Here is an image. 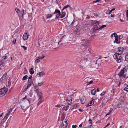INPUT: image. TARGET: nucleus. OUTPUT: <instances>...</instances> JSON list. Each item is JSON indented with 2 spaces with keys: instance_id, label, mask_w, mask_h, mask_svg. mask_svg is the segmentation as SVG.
Segmentation results:
<instances>
[{
  "instance_id": "64",
  "label": "nucleus",
  "mask_w": 128,
  "mask_h": 128,
  "mask_svg": "<svg viewBox=\"0 0 128 128\" xmlns=\"http://www.w3.org/2000/svg\"><path fill=\"white\" fill-rule=\"evenodd\" d=\"M7 58V56H4V58L3 59V60H5V59H6Z\"/></svg>"
},
{
  "instance_id": "51",
  "label": "nucleus",
  "mask_w": 128,
  "mask_h": 128,
  "mask_svg": "<svg viewBox=\"0 0 128 128\" xmlns=\"http://www.w3.org/2000/svg\"><path fill=\"white\" fill-rule=\"evenodd\" d=\"M77 107V104H76L73 106V108H76Z\"/></svg>"
},
{
  "instance_id": "53",
  "label": "nucleus",
  "mask_w": 128,
  "mask_h": 128,
  "mask_svg": "<svg viewBox=\"0 0 128 128\" xmlns=\"http://www.w3.org/2000/svg\"><path fill=\"white\" fill-rule=\"evenodd\" d=\"M8 117V116H7V115H6V116L4 117V120H6L7 119Z\"/></svg>"
},
{
  "instance_id": "25",
  "label": "nucleus",
  "mask_w": 128,
  "mask_h": 128,
  "mask_svg": "<svg viewBox=\"0 0 128 128\" xmlns=\"http://www.w3.org/2000/svg\"><path fill=\"white\" fill-rule=\"evenodd\" d=\"M86 40V39L84 38H81L80 40L81 41H85V42H85L86 43H87L88 42V41Z\"/></svg>"
},
{
  "instance_id": "30",
  "label": "nucleus",
  "mask_w": 128,
  "mask_h": 128,
  "mask_svg": "<svg viewBox=\"0 0 128 128\" xmlns=\"http://www.w3.org/2000/svg\"><path fill=\"white\" fill-rule=\"evenodd\" d=\"M6 75L7 74L6 73H5L2 77L0 79H2V80H3L4 79V78H5Z\"/></svg>"
},
{
  "instance_id": "50",
  "label": "nucleus",
  "mask_w": 128,
  "mask_h": 128,
  "mask_svg": "<svg viewBox=\"0 0 128 128\" xmlns=\"http://www.w3.org/2000/svg\"><path fill=\"white\" fill-rule=\"evenodd\" d=\"M41 103V101H39L37 104V106H38Z\"/></svg>"
},
{
  "instance_id": "38",
  "label": "nucleus",
  "mask_w": 128,
  "mask_h": 128,
  "mask_svg": "<svg viewBox=\"0 0 128 128\" xmlns=\"http://www.w3.org/2000/svg\"><path fill=\"white\" fill-rule=\"evenodd\" d=\"M111 12L110 10H108L106 11V14H109L111 13Z\"/></svg>"
},
{
  "instance_id": "60",
  "label": "nucleus",
  "mask_w": 128,
  "mask_h": 128,
  "mask_svg": "<svg viewBox=\"0 0 128 128\" xmlns=\"http://www.w3.org/2000/svg\"><path fill=\"white\" fill-rule=\"evenodd\" d=\"M94 14L96 16H98V14L96 13H94Z\"/></svg>"
},
{
  "instance_id": "10",
  "label": "nucleus",
  "mask_w": 128,
  "mask_h": 128,
  "mask_svg": "<svg viewBox=\"0 0 128 128\" xmlns=\"http://www.w3.org/2000/svg\"><path fill=\"white\" fill-rule=\"evenodd\" d=\"M22 12H23L22 14L21 13H18L20 20H22L23 18V16L24 13V10H22Z\"/></svg>"
},
{
  "instance_id": "41",
  "label": "nucleus",
  "mask_w": 128,
  "mask_h": 128,
  "mask_svg": "<svg viewBox=\"0 0 128 128\" xmlns=\"http://www.w3.org/2000/svg\"><path fill=\"white\" fill-rule=\"evenodd\" d=\"M106 92H103L102 93L100 94V95L101 96H103L106 93Z\"/></svg>"
},
{
  "instance_id": "6",
  "label": "nucleus",
  "mask_w": 128,
  "mask_h": 128,
  "mask_svg": "<svg viewBox=\"0 0 128 128\" xmlns=\"http://www.w3.org/2000/svg\"><path fill=\"white\" fill-rule=\"evenodd\" d=\"M57 13V14L56 16V18L57 19L58 18H60V17L61 16V12L60 11L58 10H56L55 12L52 14Z\"/></svg>"
},
{
  "instance_id": "54",
  "label": "nucleus",
  "mask_w": 128,
  "mask_h": 128,
  "mask_svg": "<svg viewBox=\"0 0 128 128\" xmlns=\"http://www.w3.org/2000/svg\"><path fill=\"white\" fill-rule=\"evenodd\" d=\"M111 92L113 93V94H112V96H114V90H112L111 91Z\"/></svg>"
},
{
  "instance_id": "47",
  "label": "nucleus",
  "mask_w": 128,
  "mask_h": 128,
  "mask_svg": "<svg viewBox=\"0 0 128 128\" xmlns=\"http://www.w3.org/2000/svg\"><path fill=\"white\" fill-rule=\"evenodd\" d=\"M34 91L35 92L37 93L39 91L38 90V89L36 88H34Z\"/></svg>"
},
{
  "instance_id": "61",
  "label": "nucleus",
  "mask_w": 128,
  "mask_h": 128,
  "mask_svg": "<svg viewBox=\"0 0 128 128\" xmlns=\"http://www.w3.org/2000/svg\"><path fill=\"white\" fill-rule=\"evenodd\" d=\"M65 98L64 97H63L62 98V99L61 100H63V101L64 102V100H65Z\"/></svg>"
},
{
  "instance_id": "18",
  "label": "nucleus",
  "mask_w": 128,
  "mask_h": 128,
  "mask_svg": "<svg viewBox=\"0 0 128 128\" xmlns=\"http://www.w3.org/2000/svg\"><path fill=\"white\" fill-rule=\"evenodd\" d=\"M91 94L93 95H95L96 92V90L95 88H94L91 91Z\"/></svg>"
},
{
  "instance_id": "15",
  "label": "nucleus",
  "mask_w": 128,
  "mask_h": 128,
  "mask_svg": "<svg viewBox=\"0 0 128 128\" xmlns=\"http://www.w3.org/2000/svg\"><path fill=\"white\" fill-rule=\"evenodd\" d=\"M86 100V98L84 96L82 97L80 99V102L81 104H84L85 103Z\"/></svg>"
},
{
  "instance_id": "20",
  "label": "nucleus",
  "mask_w": 128,
  "mask_h": 128,
  "mask_svg": "<svg viewBox=\"0 0 128 128\" xmlns=\"http://www.w3.org/2000/svg\"><path fill=\"white\" fill-rule=\"evenodd\" d=\"M66 100L69 105H70L72 103V100L71 98L69 100H68V99H66Z\"/></svg>"
},
{
  "instance_id": "11",
  "label": "nucleus",
  "mask_w": 128,
  "mask_h": 128,
  "mask_svg": "<svg viewBox=\"0 0 128 128\" xmlns=\"http://www.w3.org/2000/svg\"><path fill=\"white\" fill-rule=\"evenodd\" d=\"M78 24V23L76 21L74 20L71 24L70 26H73V27H74L76 26Z\"/></svg>"
},
{
  "instance_id": "39",
  "label": "nucleus",
  "mask_w": 128,
  "mask_h": 128,
  "mask_svg": "<svg viewBox=\"0 0 128 128\" xmlns=\"http://www.w3.org/2000/svg\"><path fill=\"white\" fill-rule=\"evenodd\" d=\"M33 85L34 86V88H36L38 86V84L36 85V84H35L34 85V84H33Z\"/></svg>"
},
{
  "instance_id": "2",
  "label": "nucleus",
  "mask_w": 128,
  "mask_h": 128,
  "mask_svg": "<svg viewBox=\"0 0 128 128\" xmlns=\"http://www.w3.org/2000/svg\"><path fill=\"white\" fill-rule=\"evenodd\" d=\"M91 23L92 25H94L93 28V32H95L96 30L100 28V26H99V22L97 20H92Z\"/></svg>"
},
{
  "instance_id": "9",
  "label": "nucleus",
  "mask_w": 128,
  "mask_h": 128,
  "mask_svg": "<svg viewBox=\"0 0 128 128\" xmlns=\"http://www.w3.org/2000/svg\"><path fill=\"white\" fill-rule=\"evenodd\" d=\"M67 122L66 120L64 121H62V125L64 126V128H66L67 126Z\"/></svg>"
},
{
  "instance_id": "19",
  "label": "nucleus",
  "mask_w": 128,
  "mask_h": 128,
  "mask_svg": "<svg viewBox=\"0 0 128 128\" xmlns=\"http://www.w3.org/2000/svg\"><path fill=\"white\" fill-rule=\"evenodd\" d=\"M124 86L125 87L124 89V90L128 92V85L125 84H124Z\"/></svg>"
},
{
  "instance_id": "26",
  "label": "nucleus",
  "mask_w": 128,
  "mask_h": 128,
  "mask_svg": "<svg viewBox=\"0 0 128 128\" xmlns=\"http://www.w3.org/2000/svg\"><path fill=\"white\" fill-rule=\"evenodd\" d=\"M29 72L31 74H33L34 73L33 69L32 68H31Z\"/></svg>"
},
{
  "instance_id": "37",
  "label": "nucleus",
  "mask_w": 128,
  "mask_h": 128,
  "mask_svg": "<svg viewBox=\"0 0 128 128\" xmlns=\"http://www.w3.org/2000/svg\"><path fill=\"white\" fill-rule=\"evenodd\" d=\"M28 76H24L23 78L22 79V80H26L27 79V77Z\"/></svg>"
},
{
  "instance_id": "3",
  "label": "nucleus",
  "mask_w": 128,
  "mask_h": 128,
  "mask_svg": "<svg viewBox=\"0 0 128 128\" xmlns=\"http://www.w3.org/2000/svg\"><path fill=\"white\" fill-rule=\"evenodd\" d=\"M113 58L118 63L120 62L122 60L121 55L118 53H115L114 55Z\"/></svg>"
},
{
  "instance_id": "29",
  "label": "nucleus",
  "mask_w": 128,
  "mask_h": 128,
  "mask_svg": "<svg viewBox=\"0 0 128 128\" xmlns=\"http://www.w3.org/2000/svg\"><path fill=\"white\" fill-rule=\"evenodd\" d=\"M52 16V14H48L46 16V18H50Z\"/></svg>"
},
{
  "instance_id": "27",
  "label": "nucleus",
  "mask_w": 128,
  "mask_h": 128,
  "mask_svg": "<svg viewBox=\"0 0 128 128\" xmlns=\"http://www.w3.org/2000/svg\"><path fill=\"white\" fill-rule=\"evenodd\" d=\"M44 54H42L41 56H40L38 57L39 59L42 60L44 58Z\"/></svg>"
},
{
  "instance_id": "5",
  "label": "nucleus",
  "mask_w": 128,
  "mask_h": 128,
  "mask_svg": "<svg viewBox=\"0 0 128 128\" xmlns=\"http://www.w3.org/2000/svg\"><path fill=\"white\" fill-rule=\"evenodd\" d=\"M8 89L6 87H4L0 90V95L2 96L4 95L8 91Z\"/></svg>"
},
{
  "instance_id": "1",
  "label": "nucleus",
  "mask_w": 128,
  "mask_h": 128,
  "mask_svg": "<svg viewBox=\"0 0 128 128\" xmlns=\"http://www.w3.org/2000/svg\"><path fill=\"white\" fill-rule=\"evenodd\" d=\"M32 95V93H30L28 94V96H26L24 98L22 99V102H20V104L22 109L23 110H24L23 108L26 109L28 107V105H29L30 104L29 99L30 98V97H31Z\"/></svg>"
},
{
  "instance_id": "12",
  "label": "nucleus",
  "mask_w": 128,
  "mask_h": 128,
  "mask_svg": "<svg viewBox=\"0 0 128 128\" xmlns=\"http://www.w3.org/2000/svg\"><path fill=\"white\" fill-rule=\"evenodd\" d=\"M28 35L27 34V33H25L24 34L23 36V39L24 40H26L28 39Z\"/></svg>"
},
{
  "instance_id": "22",
  "label": "nucleus",
  "mask_w": 128,
  "mask_h": 128,
  "mask_svg": "<svg viewBox=\"0 0 128 128\" xmlns=\"http://www.w3.org/2000/svg\"><path fill=\"white\" fill-rule=\"evenodd\" d=\"M38 96L40 98H41L42 97V94L41 92H38L37 93Z\"/></svg>"
},
{
  "instance_id": "52",
  "label": "nucleus",
  "mask_w": 128,
  "mask_h": 128,
  "mask_svg": "<svg viewBox=\"0 0 128 128\" xmlns=\"http://www.w3.org/2000/svg\"><path fill=\"white\" fill-rule=\"evenodd\" d=\"M112 112V110H111L107 114H106V116H107L108 115H109L110 114V113Z\"/></svg>"
},
{
  "instance_id": "57",
  "label": "nucleus",
  "mask_w": 128,
  "mask_h": 128,
  "mask_svg": "<svg viewBox=\"0 0 128 128\" xmlns=\"http://www.w3.org/2000/svg\"><path fill=\"white\" fill-rule=\"evenodd\" d=\"M92 121L90 122L89 124H90V125L89 126H90V127H91V126L92 125Z\"/></svg>"
},
{
  "instance_id": "44",
  "label": "nucleus",
  "mask_w": 128,
  "mask_h": 128,
  "mask_svg": "<svg viewBox=\"0 0 128 128\" xmlns=\"http://www.w3.org/2000/svg\"><path fill=\"white\" fill-rule=\"evenodd\" d=\"M62 105L60 104H58L57 105L56 107L58 108H60L61 107Z\"/></svg>"
},
{
  "instance_id": "45",
  "label": "nucleus",
  "mask_w": 128,
  "mask_h": 128,
  "mask_svg": "<svg viewBox=\"0 0 128 128\" xmlns=\"http://www.w3.org/2000/svg\"><path fill=\"white\" fill-rule=\"evenodd\" d=\"M116 34L115 33H114L113 34H112L111 36L110 37L111 38H112V37L114 35H114H115V34Z\"/></svg>"
},
{
  "instance_id": "13",
  "label": "nucleus",
  "mask_w": 128,
  "mask_h": 128,
  "mask_svg": "<svg viewBox=\"0 0 128 128\" xmlns=\"http://www.w3.org/2000/svg\"><path fill=\"white\" fill-rule=\"evenodd\" d=\"M123 48L120 47L118 48V52L119 54H121L122 53L123 51Z\"/></svg>"
},
{
  "instance_id": "34",
  "label": "nucleus",
  "mask_w": 128,
  "mask_h": 128,
  "mask_svg": "<svg viewBox=\"0 0 128 128\" xmlns=\"http://www.w3.org/2000/svg\"><path fill=\"white\" fill-rule=\"evenodd\" d=\"M40 59H39L38 58V57H37L36 58V60H35V62H36L38 63L40 61V60H40Z\"/></svg>"
},
{
  "instance_id": "14",
  "label": "nucleus",
  "mask_w": 128,
  "mask_h": 128,
  "mask_svg": "<svg viewBox=\"0 0 128 128\" xmlns=\"http://www.w3.org/2000/svg\"><path fill=\"white\" fill-rule=\"evenodd\" d=\"M92 100L87 105V106H92L94 103V102L95 100L93 99V98H92Z\"/></svg>"
},
{
  "instance_id": "58",
  "label": "nucleus",
  "mask_w": 128,
  "mask_h": 128,
  "mask_svg": "<svg viewBox=\"0 0 128 128\" xmlns=\"http://www.w3.org/2000/svg\"><path fill=\"white\" fill-rule=\"evenodd\" d=\"M16 38L15 40H14H14H13L12 41V42L14 43L15 44V42H16Z\"/></svg>"
},
{
  "instance_id": "48",
  "label": "nucleus",
  "mask_w": 128,
  "mask_h": 128,
  "mask_svg": "<svg viewBox=\"0 0 128 128\" xmlns=\"http://www.w3.org/2000/svg\"><path fill=\"white\" fill-rule=\"evenodd\" d=\"M15 10L16 11V12L18 13V11H19V10L18 8H16L15 9Z\"/></svg>"
},
{
  "instance_id": "63",
  "label": "nucleus",
  "mask_w": 128,
  "mask_h": 128,
  "mask_svg": "<svg viewBox=\"0 0 128 128\" xmlns=\"http://www.w3.org/2000/svg\"><path fill=\"white\" fill-rule=\"evenodd\" d=\"M90 126H88L86 127H85L84 128H91Z\"/></svg>"
},
{
  "instance_id": "28",
  "label": "nucleus",
  "mask_w": 128,
  "mask_h": 128,
  "mask_svg": "<svg viewBox=\"0 0 128 128\" xmlns=\"http://www.w3.org/2000/svg\"><path fill=\"white\" fill-rule=\"evenodd\" d=\"M68 106H67L65 107H63V108H62V110H66L68 109Z\"/></svg>"
},
{
  "instance_id": "40",
  "label": "nucleus",
  "mask_w": 128,
  "mask_h": 128,
  "mask_svg": "<svg viewBox=\"0 0 128 128\" xmlns=\"http://www.w3.org/2000/svg\"><path fill=\"white\" fill-rule=\"evenodd\" d=\"M123 37V36L122 34L120 35L118 37L120 39H122Z\"/></svg>"
},
{
  "instance_id": "36",
  "label": "nucleus",
  "mask_w": 128,
  "mask_h": 128,
  "mask_svg": "<svg viewBox=\"0 0 128 128\" xmlns=\"http://www.w3.org/2000/svg\"><path fill=\"white\" fill-rule=\"evenodd\" d=\"M116 106L118 108H120V107H122V105L120 103L117 104Z\"/></svg>"
},
{
  "instance_id": "23",
  "label": "nucleus",
  "mask_w": 128,
  "mask_h": 128,
  "mask_svg": "<svg viewBox=\"0 0 128 128\" xmlns=\"http://www.w3.org/2000/svg\"><path fill=\"white\" fill-rule=\"evenodd\" d=\"M45 73L42 72H39L37 73L38 75H39V76L40 77L42 76L43 75H44Z\"/></svg>"
},
{
  "instance_id": "55",
  "label": "nucleus",
  "mask_w": 128,
  "mask_h": 128,
  "mask_svg": "<svg viewBox=\"0 0 128 128\" xmlns=\"http://www.w3.org/2000/svg\"><path fill=\"white\" fill-rule=\"evenodd\" d=\"M5 128L4 126L1 125L0 124V128Z\"/></svg>"
},
{
  "instance_id": "59",
  "label": "nucleus",
  "mask_w": 128,
  "mask_h": 128,
  "mask_svg": "<svg viewBox=\"0 0 128 128\" xmlns=\"http://www.w3.org/2000/svg\"><path fill=\"white\" fill-rule=\"evenodd\" d=\"M16 38L15 40H14H14H13L12 41V42L14 43L15 44V42H16Z\"/></svg>"
},
{
  "instance_id": "33",
  "label": "nucleus",
  "mask_w": 128,
  "mask_h": 128,
  "mask_svg": "<svg viewBox=\"0 0 128 128\" xmlns=\"http://www.w3.org/2000/svg\"><path fill=\"white\" fill-rule=\"evenodd\" d=\"M93 81L92 80H91L90 81H89L88 82H86V83H88V84H87V85L89 84H92L93 82Z\"/></svg>"
},
{
  "instance_id": "17",
  "label": "nucleus",
  "mask_w": 128,
  "mask_h": 128,
  "mask_svg": "<svg viewBox=\"0 0 128 128\" xmlns=\"http://www.w3.org/2000/svg\"><path fill=\"white\" fill-rule=\"evenodd\" d=\"M4 62L3 60L0 61V66H1V67H4Z\"/></svg>"
},
{
  "instance_id": "49",
  "label": "nucleus",
  "mask_w": 128,
  "mask_h": 128,
  "mask_svg": "<svg viewBox=\"0 0 128 128\" xmlns=\"http://www.w3.org/2000/svg\"><path fill=\"white\" fill-rule=\"evenodd\" d=\"M22 47L24 48V50H26L27 49V48L24 46H22Z\"/></svg>"
},
{
  "instance_id": "21",
  "label": "nucleus",
  "mask_w": 128,
  "mask_h": 128,
  "mask_svg": "<svg viewBox=\"0 0 128 128\" xmlns=\"http://www.w3.org/2000/svg\"><path fill=\"white\" fill-rule=\"evenodd\" d=\"M66 15V13L64 12H62L61 16L60 17V18H64Z\"/></svg>"
},
{
  "instance_id": "42",
  "label": "nucleus",
  "mask_w": 128,
  "mask_h": 128,
  "mask_svg": "<svg viewBox=\"0 0 128 128\" xmlns=\"http://www.w3.org/2000/svg\"><path fill=\"white\" fill-rule=\"evenodd\" d=\"M106 26V25H102V26H100V28L102 29L104 28Z\"/></svg>"
},
{
  "instance_id": "7",
  "label": "nucleus",
  "mask_w": 128,
  "mask_h": 128,
  "mask_svg": "<svg viewBox=\"0 0 128 128\" xmlns=\"http://www.w3.org/2000/svg\"><path fill=\"white\" fill-rule=\"evenodd\" d=\"M87 59H86L82 60L80 61V63L81 64V66H85L87 63Z\"/></svg>"
},
{
  "instance_id": "35",
  "label": "nucleus",
  "mask_w": 128,
  "mask_h": 128,
  "mask_svg": "<svg viewBox=\"0 0 128 128\" xmlns=\"http://www.w3.org/2000/svg\"><path fill=\"white\" fill-rule=\"evenodd\" d=\"M28 83L29 84H30V85H31V84H33V82L31 80H28Z\"/></svg>"
},
{
  "instance_id": "43",
  "label": "nucleus",
  "mask_w": 128,
  "mask_h": 128,
  "mask_svg": "<svg viewBox=\"0 0 128 128\" xmlns=\"http://www.w3.org/2000/svg\"><path fill=\"white\" fill-rule=\"evenodd\" d=\"M90 79H91L90 78L88 77L86 78L84 80L85 81H89Z\"/></svg>"
},
{
  "instance_id": "4",
  "label": "nucleus",
  "mask_w": 128,
  "mask_h": 128,
  "mask_svg": "<svg viewBox=\"0 0 128 128\" xmlns=\"http://www.w3.org/2000/svg\"><path fill=\"white\" fill-rule=\"evenodd\" d=\"M127 67L126 66L123 69L120 70L119 74H118L119 76H123L124 78H126V76L124 74L126 72H127Z\"/></svg>"
},
{
  "instance_id": "56",
  "label": "nucleus",
  "mask_w": 128,
  "mask_h": 128,
  "mask_svg": "<svg viewBox=\"0 0 128 128\" xmlns=\"http://www.w3.org/2000/svg\"><path fill=\"white\" fill-rule=\"evenodd\" d=\"M77 126L76 125H73L72 126V128H76L77 127Z\"/></svg>"
},
{
  "instance_id": "16",
  "label": "nucleus",
  "mask_w": 128,
  "mask_h": 128,
  "mask_svg": "<svg viewBox=\"0 0 128 128\" xmlns=\"http://www.w3.org/2000/svg\"><path fill=\"white\" fill-rule=\"evenodd\" d=\"M87 48V46L85 44H82L80 46V48L82 50H84Z\"/></svg>"
},
{
  "instance_id": "62",
  "label": "nucleus",
  "mask_w": 128,
  "mask_h": 128,
  "mask_svg": "<svg viewBox=\"0 0 128 128\" xmlns=\"http://www.w3.org/2000/svg\"><path fill=\"white\" fill-rule=\"evenodd\" d=\"M59 41L58 40L56 42H54L56 43V44L57 45V44H59Z\"/></svg>"
},
{
  "instance_id": "8",
  "label": "nucleus",
  "mask_w": 128,
  "mask_h": 128,
  "mask_svg": "<svg viewBox=\"0 0 128 128\" xmlns=\"http://www.w3.org/2000/svg\"><path fill=\"white\" fill-rule=\"evenodd\" d=\"M115 34V35H114V37L115 40L114 41V43H116V44L120 43L119 41H118L119 38L118 35L116 34Z\"/></svg>"
},
{
  "instance_id": "32",
  "label": "nucleus",
  "mask_w": 128,
  "mask_h": 128,
  "mask_svg": "<svg viewBox=\"0 0 128 128\" xmlns=\"http://www.w3.org/2000/svg\"><path fill=\"white\" fill-rule=\"evenodd\" d=\"M70 6L68 5H67L66 6H64L62 9V11H63L64 9Z\"/></svg>"
},
{
  "instance_id": "24",
  "label": "nucleus",
  "mask_w": 128,
  "mask_h": 128,
  "mask_svg": "<svg viewBox=\"0 0 128 128\" xmlns=\"http://www.w3.org/2000/svg\"><path fill=\"white\" fill-rule=\"evenodd\" d=\"M31 85L30 84H29L28 83L27 84V85L26 86L24 90V91H25L27 89H28V88L30 87Z\"/></svg>"
},
{
  "instance_id": "46",
  "label": "nucleus",
  "mask_w": 128,
  "mask_h": 128,
  "mask_svg": "<svg viewBox=\"0 0 128 128\" xmlns=\"http://www.w3.org/2000/svg\"><path fill=\"white\" fill-rule=\"evenodd\" d=\"M43 83L42 82H41L40 83H38V86H40L42 85L43 84Z\"/></svg>"
},
{
  "instance_id": "31",
  "label": "nucleus",
  "mask_w": 128,
  "mask_h": 128,
  "mask_svg": "<svg viewBox=\"0 0 128 128\" xmlns=\"http://www.w3.org/2000/svg\"><path fill=\"white\" fill-rule=\"evenodd\" d=\"M11 112L12 110H11L10 109L8 110L6 114V115H7V116H8L11 113Z\"/></svg>"
}]
</instances>
